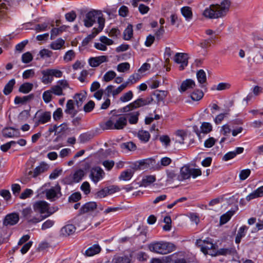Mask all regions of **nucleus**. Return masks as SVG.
<instances>
[{"label": "nucleus", "instance_id": "1", "mask_svg": "<svg viewBox=\"0 0 263 263\" xmlns=\"http://www.w3.org/2000/svg\"><path fill=\"white\" fill-rule=\"evenodd\" d=\"M231 6L230 0H222L219 4H212L206 7L202 12V15L209 19L222 18L228 13Z\"/></svg>", "mask_w": 263, "mask_h": 263}, {"label": "nucleus", "instance_id": "2", "mask_svg": "<svg viewBox=\"0 0 263 263\" xmlns=\"http://www.w3.org/2000/svg\"><path fill=\"white\" fill-rule=\"evenodd\" d=\"M33 209L35 213L40 214L39 216L41 217L42 220L49 217L58 209L57 207L50 208L49 204L43 200L35 202L33 204Z\"/></svg>", "mask_w": 263, "mask_h": 263}, {"label": "nucleus", "instance_id": "3", "mask_svg": "<svg viewBox=\"0 0 263 263\" xmlns=\"http://www.w3.org/2000/svg\"><path fill=\"white\" fill-rule=\"evenodd\" d=\"M148 248L150 251L160 254H167L175 251V245L171 242L160 241L149 243Z\"/></svg>", "mask_w": 263, "mask_h": 263}, {"label": "nucleus", "instance_id": "4", "mask_svg": "<svg viewBox=\"0 0 263 263\" xmlns=\"http://www.w3.org/2000/svg\"><path fill=\"white\" fill-rule=\"evenodd\" d=\"M126 118L123 116L114 115L105 123L107 129H122L126 125Z\"/></svg>", "mask_w": 263, "mask_h": 263}, {"label": "nucleus", "instance_id": "5", "mask_svg": "<svg viewBox=\"0 0 263 263\" xmlns=\"http://www.w3.org/2000/svg\"><path fill=\"white\" fill-rule=\"evenodd\" d=\"M42 77L41 81L44 84L51 83L53 80V77L57 78H61L63 76V72L58 69L48 68L41 71Z\"/></svg>", "mask_w": 263, "mask_h": 263}, {"label": "nucleus", "instance_id": "6", "mask_svg": "<svg viewBox=\"0 0 263 263\" xmlns=\"http://www.w3.org/2000/svg\"><path fill=\"white\" fill-rule=\"evenodd\" d=\"M100 20L103 21V25L104 27L105 24L104 18L98 14V11L96 10L90 11L85 15L83 20L84 25L86 27H90L92 26L96 21H97L98 23L99 24V20Z\"/></svg>", "mask_w": 263, "mask_h": 263}, {"label": "nucleus", "instance_id": "7", "mask_svg": "<svg viewBox=\"0 0 263 263\" xmlns=\"http://www.w3.org/2000/svg\"><path fill=\"white\" fill-rule=\"evenodd\" d=\"M22 214L23 217L29 223L35 224L42 221V219L39 214H35L34 211H33L31 208H26L23 209Z\"/></svg>", "mask_w": 263, "mask_h": 263}, {"label": "nucleus", "instance_id": "8", "mask_svg": "<svg viewBox=\"0 0 263 263\" xmlns=\"http://www.w3.org/2000/svg\"><path fill=\"white\" fill-rule=\"evenodd\" d=\"M69 88V85L67 80L62 79L58 81L56 85L52 86L50 90L52 94L58 96H62L64 95L63 90Z\"/></svg>", "mask_w": 263, "mask_h": 263}, {"label": "nucleus", "instance_id": "9", "mask_svg": "<svg viewBox=\"0 0 263 263\" xmlns=\"http://www.w3.org/2000/svg\"><path fill=\"white\" fill-rule=\"evenodd\" d=\"M189 55L185 53H176L173 60L176 63L179 65V69L183 70L188 65Z\"/></svg>", "mask_w": 263, "mask_h": 263}, {"label": "nucleus", "instance_id": "10", "mask_svg": "<svg viewBox=\"0 0 263 263\" xmlns=\"http://www.w3.org/2000/svg\"><path fill=\"white\" fill-rule=\"evenodd\" d=\"M149 103V102L148 101L142 98H139L133 102L123 107L122 111L123 112H127L141 106L146 105Z\"/></svg>", "mask_w": 263, "mask_h": 263}, {"label": "nucleus", "instance_id": "11", "mask_svg": "<svg viewBox=\"0 0 263 263\" xmlns=\"http://www.w3.org/2000/svg\"><path fill=\"white\" fill-rule=\"evenodd\" d=\"M44 193L45 194L46 197L48 200L51 201H54L61 195V187L59 184H57L49 189L46 190Z\"/></svg>", "mask_w": 263, "mask_h": 263}, {"label": "nucleus", "instance_id": "12", "mask_svg": "<svg viewBox=\"0 0 263 263\" xmlns=\"http://www.w3.org/2000/svg\"><path fill=\"white\" fill-rule=\"evenodd\" d=\"M105 176V172L99 167H95L91 169L89 177L95 184L102 180Z\"/></svg>", "mask_w": 263, "mask_h": 263}, {"label": "nucleus", "instance_id": "13", "mask_svg": "<svg viewBox=\"0 0 263 263\" xmlns=\"http://www.w3.org/2000/svg\"><path fill=\"white\" fill-rule=\"evenodd\" d=\"M196 244L201 247V250L204 254L213 255V254L211 252V251L214 249V244L212 242L208 240L198 239L196 241Z\"/></svg>", "mask_w": 263, "mask_h": 263}, {"label": "nucleus", "instance_id": "14", "mask_svg": "<svg viewBox=\"0 0 263 263\" xmlns=\"http://www.w3.org/2000/svg\"><path fill=\"white\" fill-rule=\"evenodd\" d=\"M103 29V21L99 20V26L97 28H93L91 34L88 35L82 41L83 45H87L93 38H94Z\"/></svg>", "mask_w": 263, "mask_h": 263}, {"label": "nucleus", "instance_id": "15", "mask_svg": "<svg viewBox=\"0 0 263 263\" xmlns=\"http://www.w3.org/2000/svg\"><path fill=\"white\" fill-rule=\"evenodd\" d=\"M76 224L80 230H84L91 227V218L87 216H82L77 219Z\"/></svg>", "mask_w": 263, "mask_h": 263}, {"label": "nucleus", "instance_id": "16", "mask_svg": "<svg viewBox=\"0 0 263 263\" xmlns=\"http://www.w3.org/2000/svg\"><path fill=\"white\" fill-rule=\"evenodd\" d=\"M108 58L106 55H101L96 57H92L89 59L88 63L92 67H96L99 66L103 63L107 62Z\"/></svg>", "mask_w": 263, "mask_h": 263}, {"label": "nucleus", "instance_id": "17", "mask_svg": "<svg viewBox=\"0 0 263 263\" xmlns=\"http://www.w3.org/2000/svg\"><path fill=\"white\" fill-rule=\"evenodd\" d=\"M76 231V227L72 224H67L62 227L60 230V235L63 237H68L73 235Z\"/></svg>", "mask_w": 263, "mask_h": 263}, {"label": "nucleus", "instance_id": "18", "mask_svg": "<svg viewBox=\"0 0 263 263\" xmlns=\"http://www.w3.org/2000/svg\"><path fill=\"white\" fill-rule=\"evenodd\" d=\"M18 220L19 216L17 214H9L5 217L3 221V224L5 226H13L17 223Z\"/></svg>", "mask_w": 263, "mask_h": 263}, {"label": "nucleus", "instance_id": "19", "mask_svg": "<svg viewBox=\"0 0 263 263\" xmlns=\"http://www.w3.org/2000/svg\"><path fill=\"white\" fill-rule=\"evenodd\" d=\"M49 168V165L45 162H42L33 170L32 177L36 178L40 174L47 171Z\"/></svg>", "mask_w": 263, "mask_h": 263}, {"label": "nucleus", "instance_id": "20", "mask_svg": "<svg viewBox=\"0 0 263 263\" xmlns=\"http://www.w3.org/2000/svg\"><path fill=\"white\" fill-rule=\"evenodd\" d=\"M196 84L194 80L186 79L182 82L179 90L180 92H183L187 89L194 88Z\"/></svg>", "mask_w": 263, "mask_h": 263}, {"label": "nucleus", "instance_id": "21", "mask_svg": "<svg viewBox=\"0 0 263 263\" xmlns=\"http://www.w3.org/2000/svg\"><path fill=\"white\" fill-rule=\"evenodd\" d=\"M97 203L94 201H90L84 204L80 209V213L84 214L92 212L97 209Z\"/></svg>", "mask_w": 263, "mask_h": 263}, {"label": "nucleus", "instance_id": "22", "mask_svg": "<svg viewBox=\"0 0 263 263\" xmlns=\"http://www.w3.org/2000/svg\"><path fill=\"white\" fill-rule=\"evenodd\" d=\"M87 98V92L85 91H81L79 93H76L74 97L76 103L78 107L81 106L83 102L85 101Z\"/></svg>", "mask_w": 263, "mask_h": 263}, {"label": "nucleus", "instance_id": "23", "mask_svg": "<svg viewBox=\"0 0 263 263\" xmlns=\"http://www.w3.org/2000/svg\"><path fill=\"white\" fill-rule=\"evenodd\" d=\"M263 196V185L257 188L253 192L251 193L246 197V200L250 201L252 199L261 197Z\"/></svg>", "mask_w": 263, "mask_h": 263}, {"label": "nucleus", "instance_id": "24", "mask_svg": "<svg viewBox=\"0 0 263 263\" xmlns=\"http://www.w3.org/2000/svg\"><path fill=\"white\" fill-rule=\"evenodd\" d=\"M175 135V142L181 144L184 143V140L188 136L187 132L181 130L177 131Z\"/></svg>", "mask_w": 263, "mask_h": 263}, {"label": "nucleus", "instance_id": "25", "mask_svg": "<svg viewBox=\"0 0 263 263\" xmlns=\"http://www.w3.org/2000/svg\"><path fill=\"white\" fill-rule=\"evenodd\" d=\"M178 180L180 181L187 179L191 177L190 168L187 165L183 166L180 170Z\"/></svg>", "mask_w": 263, "mask_h": 263}, {"label": "nucleus", "instance_id": "26", "mask_svg": "<svg viewBox=\"0 0 263 263\" xmlns=\"http://www.w3.org/2000/svg\"><path fill=\"white\" fill-rule=\"evenodd\" d=\"M65 44V41L62 38H59L50 44V48L54 50H61Z\"/></svg>", "mask_w": 263, "mask_h": 263}, {"label": "nucleus", "instance_id": "27", "mask_svg": "<svg viewBox=\"0 0 263 263\" xmlns=\"http://www.w3.org/2000/svg\"><path fill=\"white\" fill-rule=\"evenodd\" d=\"M101 250V247L99 245H93L85 251V254L87 256H92L98 254Z\"/></svg>", "mask_w": 263, "mask_h": 263}, {"label": "nucleus", "instance_id": "28", "mask_svg": "<svg viewBox=\"0 0 263 263\" xmlns=\"http://www.w3.org/2000/svg\"><path fill=\"white\" fill-rule=\"evenodd\" d=\"M38 55L40 58H37V60H46L50 58L53 55V52L48 49L44 48L39 51Z\"/></svg>", "mask_w": 263, "mask_h": 263}, {"label": "nucleus", "instance_id": "29", "mask_svg": "<svg viewBox=\"0 0 263 263\" xmlns=\"http://www.w3.org/2000/svg\"><path fill=\"white\" fill-rule=\"evenodd\" d=\"M65 112L66 114L75 115L77 111L74 109V105L73 101L72 100H69L67 101L66 105V109Z\"/></svg>", "mask_w": 263, "mask_h": 263}, {"label": "nucleus", "instance_id": "30", "mask_svg": "<svg viewBox=\"0 0 263 263\" xmlns=\"http://www.w3.org/2000/svg\"><path fill=\"white\" fill-rule=\"evenodd\" d=\"M248 230V227L246 226H243L239 229L235 238V242L236 243H239L240 242L241 238L245 236Z\"/></svg>", "mask_w": 263, "mask_h": 263}, {"label": "nucleus", "instance_id": "31", "mask_svg": "<svg viewBox=\"0 0 263 263\" xmlns=\"http://www.w3.org/2000/svg\"><path fill=\"white\" fill-rule=\"evenodd\" d=\"M156 181L154 176H147L143 178L140 182V186L146 187Z\"/></svg>", "mask_w": 263, "mask_h": 263}, {"label": "nucleus", "instance_id": "32", "mask_svg": "<svg viewBox=\"0 0 263 263\" xmlns=\"http://www.w3.org/2000/svg\"><path fill=\"white\" fill-rule=\"evenodd\" d=\"M51 113L50 111H45L39 117L38 123L44 124L50 120Z\"/></svg>", "mask_w": 263, "mask_h": 263}, {"label": "nucleus", "instance_id": "33", "mask_svg": "<svg viewBox=\"0 0 263 263\" xmlns=\"http://www.w3.org/2000/svg\"><path fill=\"white\" fill-rule=\"evenodd\" d=\"M133 35V26L128 24L123 32V38L125 40H130Z\"/></svg>", "mask_w": 263, "mask_h": 263}, {"label": "nucleus", "instance_id": "34", "mask_svg": "<svg viewBox=\"0 0 263 263\" xmlns=\"http://www.w3.org/2000/svg\"><path fill=\"white\" fill-rule=\"evenodd\" d=\"M181 12L182 15L186 20L189 21L192 18V11L190 7L186 6L182 7L181 9Z\"/></svg>", "mask_w": 263, "mask_h": 263}, {"label": "nucleus", "instance_id": "35", "mask_svg": "<svg viewBox=\"0 0 263 263\" xmlns=\"http://www.w3.org/2000/svg\"><path fill=\"white\" fill-rule=\"evenodd\" d=\"M133 173V171L132 170L123 171L120 174L119 178L120 180L128 181L132 178Z\"/></svg>", "mask_w": 263, "mask_h": 263}, {"label": "nucleus", "instance_id": "36", "mask_svg": "<svg viewBox=\"0 0 263 263\" xmlns=\"http://www.w3.org/2000/svg\"><path fill=\"white\" fill-rule=\"evenodd\" d=\"M142 77V74H140L138 72L135 73L130 75L127 80L126 81L127 85H132L138 80H139Z\"/></svg>", "mask_w": 263, "mask_h": 263}, {"label": "nucleus", "instance_id": "37", "mask_svg": "<svg viewBox=\"0 0 263 263\" xmlns=\"http://www.w3.org/2000/svg\"><path fill=\"white\" fill-rule=\"evenodd\" d=\"M15 83V79H12L10 80L5 85L3 92L6 95H8L10 94L13 88V86Z\"/></svg>", "mask_w": 263, "mask_h": 263}, {"label": "nucleus", "instance_id": "38", "mask_svg": "<svg viewBox=\"0 0 263 263\" xmlns=\"http://www.w3.org/2000/svg\"><path fill=\"white\" fill-rule=\"evenodd\" d=\"M138 137L141 141L146 142L150 138V134L147 131L141 130L138 132Z\"/></svg>", "mask_w": 263, "mask_h": 263}, {"label": "nucleus", "instance_id": "39", "mask_svg": "<svg viewBox=\"0 0 263 263\" xmlns=\"http://www.w3.org/2000/svg\"><path fill=\"white\" fill-rule=\"evenodd\" d=\"M76 57V53L73 50H69L66 52L64 57L63 60L66 63L72 61Z\"/></svg>", "mask_w": 263, "mask_h": 263}, {"label": "nucleus", "instance_id": "40", "mask_svg": "<svg viewBox=\"0 0 263 263\" xmlns=\"http://www.w3.org/2000/svg\"><path fill=\"white\" fill-rule=\"evenodd\" d=\"M66 28L67 27L65 26H63L60 28H53L51 31L50 39L51 40L54 39L57 35L65 31L66 29Z\"/></svg>", "mask_w": 263, "mask_h": 263}, {"label": "nucleus", "instance_id": "41", "mask_svg": "<svg viewBox=\"0 0 263 263\" xmlns=\"http://www.w3.org/2000/svg\"><path fill=\"white\" fill-rule=\"evenodd\" d=\"M32 88L33 84L32 83H25L20 86L19 91L23 93H27L32 89Z\"/></svg>", "mask_w": 263, "mask_h": 263}, {"label": "nucleus", "instance_id": "42", "mask_svg": "<svg viewBox=\"0 0 263 263\" xmlns=\"http://www.w3.org/2000/svg\"><path fill=\"white\" fill-rule=\"evenodd\" d=\"M196 77L198 82L200 84L204 83L206 81V73L202 69H200L197 72Z\"/></svg>", "mask_w": 263, "mask_h": 263}, {"label": "nucleus", "instance_id": "43", "mask_svg": "<svg viewBox=\"0 0 263 263\" xmlns=\"http://www.w3.org/2000/svg\"><path fill=\"white\" fill-rule=\"evenodd\" d=\"M130 69V64L128 62H123L118 64L117 70L119 72H125Z\"/></svg>", "mask_w": 263, "mask_h": 263}, {"label": "nucleus", "instance_id": "44", "mask_svg": "<svg viewBox=\"0 0 263 263\" xmlns=\"http://www.w3.org/2000/svg\"><path fill=\"white\" fill-rule=\"evenodd\" d=\"M84 172L82 170H78L76 171L73 175V180L74 182H79L82 180L84 176Z\"/></svg>", "mask_w": 263, "mask_h": 263}, {"label": "nucleus", "instance_id": "45", "mask_svg": "<svg viewBox=\"0 0 263 263\" xmlns=\"http://www.w3.org/2000/svg\"><path fill=\"white\" fill-rule=\"evenodd\" d=\"M133 97V93L131 90L123 93L120 98L119 100L122 102H127L132 99Z\"/></svg>", "mask_w": 263, "mask_h": 263}, {"label": "nucleus", "instance_id": "46", "mask_svg": "<svg viewBox=\"0 0 263 263\" xmlns=\"http://www.w3.org/2000/svg\"><path fill=\"white\" fill-rule=\"evenodd\" d=\"M139 114V111H134L128 114V116H129L128 121L129 123L132 124L137 123L138 121Z\"/></svg>", "mask_w": 263, "mask_h": 263}, {"label": "nucleus", "instance_id": "47", "mask_svg": "<svg viewBox=\"0 0 263 263\" xmlns=\"http://www.w3.org/2000/svg\"><path fill=\"white\" fill-rule=\"evenodd\" d=\"M32 98V95L24 96L23 97H16L14 99V103L16 104H24Z\"/></svg>", "mask_w": 263, "mask_h": 263}, {"label": "nucleus", "instance_id": "48", "mask_svg": "<svg viewBox=\"0 0 263 263\" xmlns=\"http://www.w3.org/2000/svg\"><path fill=\"white\" fill-rule=\"evenodd\" d=\"M116 73L113 70L106 72L103 77V80L106 82H109L116 78Z\"/></svg>", "mask_w": 263, "mask_h": 263}, {"label": "nucleus", "instance_id": "49", "mask_svg": "<svg viewBox=\"0 0 263 263\" xmlns=\"http://www.w3.org/2000/svg\"><path fill=\"white\" fill-rule=\"evenodd\" d=\"M201 132L203 134H208L212 130V125L209 122H203L200 126Z\"/></svg>", "mask_w": 263, "mask_h": 263}, {"label": "nucleus", "instance_id": "50", "mask_svg": "<svg viewBox=\"0 0 263 263\" xmlns=\"http://www.w3.org/2000/svg\"><path fill=\"white\" fill-rule=\"evenodd\" d=\"M121 147L128 151H134L137 148L136 144L132 142L122 143L121 145Z\"/></svg>", "mask_w": 263, "mask_h": 263}, {"label": "nucleus", "instance_id": "51", "mask_svg": "<svg viewBox=\"0 0 263 263\" xmlns=\"http://www.w3.org/2000/svg\"><path fill=\"white\" fill-rule=\"evenodd\" d=\"M203 93L201 90H197L194 91L191 95V98L193 101H199L202 98Z\"/></svg>", "mask_w": 263, "mask_h": 263}, {"label": "nucleus", "instance_id": "52", "mask_svg": "<svg viewBox=\"0 0 263 263\" xmlns=\"http://www.w3.org/2000/svg\"><path fill=\"white\" fill-rule=\"evenodd\" d=\"M220 132L225 137H228L231 132L230 125L228 124L223 125L220 128Z\"/></svg>", "mask_w": 263, "mask_h": 263}, {"label": "nucleus", "instance_id": "53", "mask_svg": "<svg viewBox=\"0 0 263 263\" xmlns=\"http://www.w3.org/2000/svg\"><path fill=\"white\" fill-rule=\"evenodd\" d=\"M43 99L46 103L50 102L52 98V93L50 89L44 91L43 93Z\"/></svg>", "mask_w": 263, "mask_h": 263}, {"label": "nucleus", "instance_id": "54", "mask_svg": "<svg viewBox=\"0 0 263 263\" xmlns=\"http://www.w3.org/2000/svg\"><path fill=\"white\" fill-rule=\"evenodd\" d=\"M233 215L231 212H228L226 214L222 215L220 217V223L221 224H223L227 223L231 218Z\"/></svg>", "mask_w": 263, "mask_h": 263}, {"label": "nucleus", "instance_id": "55", "mask_svg": "<svg viewBox=\"0 0 263 263\" xmlns=\"http://www.w3.org/2000/svg\"><path fill=\"white\" fill-rule=\"evenodd\" d=\"M15 130L11 127L6 128L3 130V133L5 137H13L15 136Z\"/></svg>", "mask_w": 263, "mask_h": 263}, {"label": "nucleus", "instance_id": "56", "mask_svg": "<svg viewBox=\"0 0 263 263\" xmlns=\"http://www.w3.org/2000/svg\"><path fill=\"white\" fill-rule=\"evenodd\" d=\"M178 179V177L176 174L175 173L174 171H167V179L166 181L167 182H172L176 179Z\"/></svg>", "mask_w": 263, "mask_h": 263}, {"label": "nucleus", "instance_id": "57", "mask_svg": "<svg viewBox=\"0 0 263 263\" xmlns=\"http://www.w3.org/2000/svg\"><path fill=\"white\" fill-rule=\"evenodd\" d=\"M33 59V56L30 52L24 53L22 56V61L24 63H28Z\"/></svg>", "mask_w": 263, "mask_h": 263}, {"label": "nucleus", "instance_id": "58", "mask_svg": "<svg viewBox=\"0 0 263 263\" xmlns=\"http://www.w3.org/2000/svg\"><path fill=\"white\" fill-rule=\"evenodd\" d=\"M234 250L229 248H221L217 251L215 255H227L232 254Z\"/></svg>", "mask_w": 263, "mask_h": 263}, {"label": "nucleus", "instance_id": "59", "mask_svg": "<svg viewBox=\"0 0 263 263\" xmlns=\"http://www.w3.org/2000/svg\"><path fill=\"white\" fill-rule=\"evenodd\" d=\"M33 194V191L30 189H25L20 195V198L21 199H25L30 197Z\"/></svg>", "mask_w": 263, "mask_h": 263}, {"label": "nucleus", "instance_id": "60", "mask_svg": "<svg viewBox=\"0 0 263 263\" xmlns=\"http://www.w3.org/2000/svg\"><path fill=\"white\" fill-rule=\"evenodd\" d=\"M251 171L249 169H245L241 170L239 175V178L240 180H245L250 175Z\"/></svg>", "mask_w": 263, "mask_h": 263}, {"label": "nucleus", "instance_id": "61", "mask_svg": "<svg viewBox=\"0 0 263 263\" xmlns=\"http://www.w3.org/2000/svg\"><path fill=\"white\" fill-rule=\"evenodd\" d=\"M34 70L32 69H28L24 71L23 73L22 77L24 79H27L33 78L34 76Z\"/></svg>", "mask_w": 263, "mask_h": 263}, {"label": "nucleus", "instance_id": "62", "mask_svg": "<svg viewBox=\"0 0 263 263\" xmlns=\"http://www.w3.org/2000/svg\"><path fill=\"white\" fill-rule=\"evenodd\" d=\"M128 85L126 82L121 84L116 89L114 90L113 96H116L122 92L124 89L127 87Z\"/></svg>", "mask_w": 263, "mask_h": 263}, {"label": "nucleus", "instance_id": "63", "mask_svg": "<svg viewBox=\"0 0 263 263\" xmlns=\"http://www.w3.org/2000/svg\"><path fill=\"white\" fill-rule=\"evenodd\" d=\"M95 104L93 101H89L84 106V110L86 112H90L95 107Z\"/></svg>", "mask_w": 263, "mask_h": 263}, {"label": "nucleus", "instance_id": "64", "mask_svg": "<svg viewBox=\"0 0 263 263\" xmlns=\"http://www.w3.org/2000/svg\"><path fill=\"white\" fill-rule=\"evenodd\" d=\"M63 117V111L61 108H58L53 114V118L54 120H59Z\"/></svg>", "mask_w": 263, "mask_h": 263}]
</instances>
